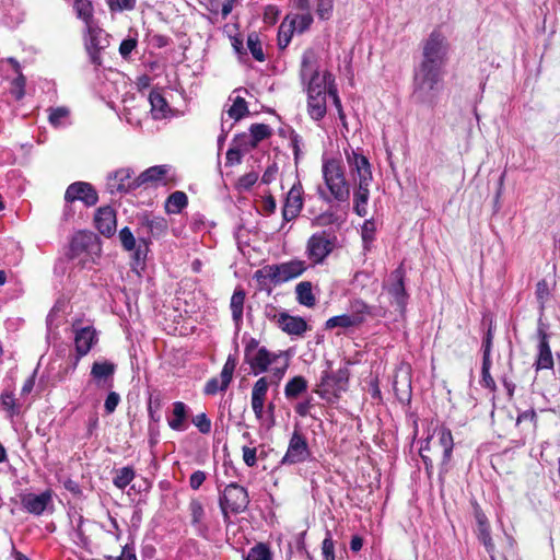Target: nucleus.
<instances>
[{
  "mask_svg": "<svg viewBox=\"0 0 560 560\" xmlns=\"http://www.w3.org/2000/svg\"><path fill=\"white\" fill-rule=\"evenodd\" d=\"M450 43L446 36L434 30L423 40L422 60L415 71L412 100L417 104L434 106L440 92L439 84L447 63Z\"/></svg>",
  "mask_w": 560,
  "mask_h": 560,
  "instance_id": "f257e3e1",
  "label": "nucleus"
},
{
  "mask_svg": "<svg viewBox=\"0 0 560 560\" xmlns=\"http://www.w3.org/2000/svg\"><path fill=\"white\" fill-rule=\"evenodd\" d=\"M300 77L307 93V112L312 119L320 120L325 117L327 94L332 97L340 119L345 118L337 90L330 84L331 74L318 71L316 55L312 49L302 56Z\"/></svg>",
  "mask_w": 560,
  "mask_h": 560,
  "instance_id": "f03ea898",
  "label": "nucleus"
},
{
  "mask_svg": "<svg viewBox=\"0 0 560 560\" xmlns=\"http://www.w3.org/2000/svg\"><path fill=\"white\" fill-rule=\"evenodd\" d=\"M244 361L254 375L270 371L276 383L283 377L289 368L287 352H271L266 347L259 346V341L255 338H250L245 345Z\"/></svg>",
  "mask_w": 560,
  "mask_h": 560,
  "instance_id": "7ed1b4c3",
  "label": "nucleus"
},
{
  "mask_svg": "<svg viewBox=\"0 0 560 560\" xmlns=\"http://www.w3.org/2000/svg\"><path fill=\"white\" fill-rule=\"evenodd\" d=\"M322 174L328 194L322 190L319 192L320 197L328 202L332 200L337 202H347L350 197V187L346 179L341 161L336 158L324 156Z\"/></svg>",
  "mask_w": 560,
  "mask_h": 560,
  "instance_id": "20e7f679",
  "label": "nucleus"
},
{
  "mask_svg": "<svg viewBox=\"0 0 560 560\" xmlns=\"http://www.w3.org/2000/svg\"><path fill=\"white\" fill-rule=\"evenodd\" d=\"M306 269L307 266L304 260L294 258L281 264L267 265L257 270L255 277L257 279L265 278L275 284H279L300 277Z\"/></svg>",
  "mask_w": 560,
  "mask_h": 560,
  "instance_id": "39448f33",
  "label": "nucleus"
},
{
  "mask_svg": "<svg viewBox=\"0 0 560 560\" xmlns=\"http://www.w3.org/2000/svg\"><path fill=\"white\" fill-rule=\"evenodd\" d=\"M249 504V495L243 486L232 482L228 485L219 497V505L226 524H230V514L243 513Z\"/></svg>",
  "mask_w": 560,
  "mask_h": 560,
  "instance_id": "423d86ee",
  "label": "nucleus"
},
{
  "mask_svg": "<svg viewBox=\"0 0 560 560\" xmlns=\"http://www.w3.org/2000/svg\"><path fill=\"white\" fill-rule=\"evenodd\" d=\"M343 153L353 184L372 183L371 164L360 149L348 145L343 149Z\"/></svg>",
  "mask_w": 560,
  "mask_h": 560,
  "instance_id": "0eeeda50",
  "label": "nucleus"
},
{
  "mask_svg": "<svg viewBox=\"0 0 560 560\" xmlns=\"http://www.w3.org/2000/svg\"><path fill=\"white\" fill-rule=\"evenodd\" d=\"M406 271L400 265L390 272L388 280L384 283L383 289L389 295L390 304L395 305L400 314L406 312L409 295L405 288Z\"/></svg>",
  "mask_w": 560,
  "mask_h": 560,
  "instance_id": "6e6552de",
  "label": "nucleus"
},
{
  "mask_svg": "<svg viewBox=\"0 0 560 560\" xmlns=\"http://www.w3.org/2000/svg\"><path fill=\"white\" fill-rule=\"evenodd\" d=\"M311 456L312 452L306 436L300 430H294L280 463L282 465H296L305 463Z\"/></svg>",
  "mask_w": 560,
  "mask_h": 560,
  "instance_id": "1a4fd4ad",
  "label": "nucleus"
},
{
  "mask_svg": "<svg viewBox=\"0 0 560 560\" xmlns=\"http://www.w3.org/2000/svg\"><path fill=\"white\" fill-rule=\"evenodd\" d=\"M84 45L91 62L95 66H101V51L109 45L108 34H106L102 28L91 24L86 26Z\"/></svg>",
  "mask_w": 560,
  "mask_h": 560,
  "instance_id": "9d476101",
  "label": "nucleus"
},
{
  "mask_svg": "<svg viewBox=\"0 0 560 560\" xmlns=\"http://www.w3.org/2000/svg\"><path fill=\"white\" fill-rule=\"evenodd\" d=\"M349 377L350 371L347 366L340 368L334 373L325 372L319 385L322 387L320 396L328 397L332 395L338 397L342 392L347 390Z\"/></svg>",
  "mask_w": 560,
  "mask_h": 560,
  "instance_id": "9b49d317",
  "label": "nucleus"
},
{
  "mask_svg": "<svg viewBox=\"0 0 560 560\" xmlns=\"http://www.w3.org/2000/svg\"><path fill=\"white\" fill-rule=\"evenodd\" d=\"M106 186L112 195L126 194L139 188L140 183L131 168L124 167L108 174Z\"/></svg>",
  "mask_w": 560,
  "mask_h": 560,
  "instance_id": "f8f14e48",
  "label": "nucleus"
},
{
  "mask_svg": "<svg viewBox=\"0 0 560 560\" xmlns=\"http://www.w3.org/2000/svg\"><path fill=\"white\" fill-rule=\"evenodd\" d=\"M334 249V241L326 232L313 234L306 243V256L313 264H322Z\"/></svg>",
  "mask_w": 560,
  "mask_h": 560,
  "instance_id": "ddd939ff",
  "label": "nucleus"
},
{
  "mask_svg": "<svg viewBox=\"0 0 560 560\" xmlns=\"http://www.w3.org/2000/svg\"><path fill=\"white\" fill-rule=\"evenodd\" d=\"M80 200L86 207L95 206L98 201V195L95 188L86 182H75L68 186L65 192V201L73 203Z\"/></svg>",
  "mask_w": 560,
  "mask_h": 560,
  "instance_id": "4468645a",
  "label": "nucleus"
},
{
  "mask_svg": "<svg viewBox=\"0 0 560 560\" xmlns=\"http://www.w3.org/2000/svg\"><path fill=\"white\" fill-rule=\"evenodd\" d=\"M237 365V358L235 355L230 354L222 368L220 380L217 377H212L207 381L205 385V394L206 395H215L218 392H224L229 387L230 383L233 378V373Z\"/></svg>",
  "mask_w": 560,
  "mask_h": 560,
  "instance_id": "2eb2a0df",
  "label": "nucleus"
},
{
  "mask_svg": "<svg viewBox=\"0 0 560 560\" xmlns=\"http://www.w3.org/2000/svg\"><path fill=\"white\" fill-rule=\"evenodd\" d=\"M23 509L33 515H42L52 504V492L46 490L39 494L24 493L20 497Z\"/></svg>",
  "mask_w": 560,
  "mask_h": 560,
  "instance_id": "dca6fc26",
  "label": "nucleus"
},
{
  "mask_svg": "<svg viewBox=\"0 0 560 560\" xmlns=\"http://www.w3.org/2000/svg\"><path fill=\"white\" fill-rule=\"evenodd\" d=\"M433 452H441L442 463L445 465L451 460L454 441L450 429L446 427H439L433 432Z\"/></svg>",
  "mask_w": 560,
  "mask_h": 560,
  "instance_id": "f3484780",
  "label": "nucleus"
},
{
  "mask_svg": "<svg viewBox=\"0 0 560 560\" xmlns=\"http://www.w3.org/2000/svg\"><path fill=\"white\" fill-rule=\"evenodd\" d=\"M97 341V331L93 327L86 326L74 329V347L78 360L86 355Z\"/></svg>",
  "mask_w": 560,
  "mask_h": 560,
  "instance_id": "a211bd4d",
  "label": "nucleus"
},
{
  "mask_svg": "<svg viewBox=\"0 0 560 560\" xmlns=\"http://www.w3.org/2000/svg\"><path fill=\"white\" fill-rule=\"evenodd\" d=\"M269 388V382L267 377L262 376L258 378L252 389V409L255 413V417L258 421L264 420V407H265V400L267 396V392Z\"/></svg>",
  "mask_w": 560,
  "mask_h": 560,
  "instance_id": "6ab92c4d",
  "label": "nucleus"
},
{
  "mask_svg": "<svg viewBox=\"0 0 560 560\" xmlns=\"http://www.w3.org/2000/svg\"><path fill=\"white\" fill-rule=\"evenodd\" d=\"M302 186L293 185L287 194L285 202L282 209V217L285 221L295 219L303 207Z\"/></svg>",
  "mask_w": 560,
  "mask_h": 560,
  "instance_id": "aec40b11",
  "label": "nucleus"
},
{
  "mask_svg": "<svg viewBox=\"0 0 560 560\" xmlns=\"http://www.w3.org/2000/svg\"><path fill=\"white\" fill-rule=\"evenodd\" d=\"M116 365L109 361L94 362L91 376L98 387L110 388Z\"/></svg>",
  "mask_w": 560,
  "mask_h": 560,
  "instance_id": "412c9836",
  "label": "nucleus"
},
{
  "mask_svg": "<svg viewBox=\"0 0 560 560\" xmlns=\"http://www.w3.org/2000/svg\"><path fill=\"white\" fill-rule=\"evenodd\" d=\"M94 222L97 231L105 236H110L116 231V214L110 207L100 208L96 211Z\"/></svg>",
  "mask_w": 560,
  "mask_h": 560,
  "instance_id": "4be33fe9",
  "label": "nucleus"
},
{
  "mask_svg": "<svg viewBox=\"0 0 560 560\" xmlns=\"http://www.w3.org/2000/svg\"><path fill=\"white\" fill-rule=\"evenodd\" d=\"M0 407L5 412L7 418L13 419L21 415L23 409V402L18 399L14 394V389L11 387L4 388L0 394Z\"/></svg>",
  "mask_w": 560,
  "mask_h": 560,
  "instance_id": "5701e85b",
  "label": "nucleus"
},
{
  "mask_svg": "<svg viewBox=\"0 0 560 560\" xmlns=\"http://www.w3.org/2000/svg\"><path fill=\"white\" fill-rule=\"evenodd\" d=\"M539 345L538 357L535 362L536 371L553 368L552 353L548 342V335L542 328H538Z\"/></svg>",
  "mask_w": 560,
  "mask_h": 560,
  "instance_id": "b1692460",
  "label": "nucleus"
},
{
  "mask_svg": "<svg viewBox=\"0 0 560 560\" xmlns=\"http://www.w3.org/2000/svg\"><path fill=\"white\" fill-rule=\"evenodd\" d=\"M278 327L288 335L301 336L306 331L307 323L302 317L281 313Z\"/></svg>",
  "mask_w": 560,
  "mask_h": 560,
  "instance_id": "393cba45",
  "label": "nucleus"
},
{
  "mask_svg": "<svg viewBox=\"0 0 560 560\" xmlns=\"http://www.w3.org/2000/svg\"><path fill=\"white\" fill-rule=\"evenodd\" d=\"M188 407L183 401L173 404L172 416L167 419V423L172 430L185 431L188 428Z\"/></svg>",
  "mask_w": 560,
  "mask_h": 560,
  "instance_id": "a878e982",
  "label": "nucleus"
},
{
  "mask_svg": "<svg viewBox=\"0 0 560 560\" xmlns=\"http://www.w3.org/2000/svg\"><path fill=\"white\" fill-rule=\"evenodd\" d=\"M170 171L167 165H155L143 171L139 176L138 180L140 186L145 184H166V175Z\"/></svg>",
  "mask_w": 560,
  "mask_h": 560,
  "instance_id": "bb28decb",
  "label": "nucleus"
},
{
  "mask_svg": "<svg viewBox=\"0 0 560 560\" xmlns=\"http://www.w3.org/2000/svg\"><path fill=\"white\" fill-rule=\"evenodd\" d=\"M370 185L371 183L354 185L355 188L353 192V210L360 217H365L368 214Z\"/></svg>",
  "mask_w": 560,
  "mask_h": 560,
  "instance_id": "cd10ccee",
  "label": "nucleus"
},
{
  "mask_svg": "<svg viewBox=\"0 0 560 560\" xmlns=\"http://www.w3.org/2000/svg\"><path fill=\"white\" fill-rule=\"evenodd\" d=\"M246 293L242 288H236L232 294L230 301V308L232 312V318L235 325L238 327L243 322V311L245 303Z\"/></svg>",
  "mask_w": 560,
  "mask_h": 560,
  "instance_id": "c85d7f7f",
  "label": "nucleus"
},
{
  "mask_svg": "<svg viewBox=\"0 0 560 560\" xmlns=\"http://www.w3.org/2000/svg\"><path fill=\"white\" fill-rule=\"evenodd\" d=\"M151 113L155 119L165 118L170 107L163 95L158 91H152L149 95Z\"/></svg>",
  "mask_w": 560,
  "mask_h": 560,
  "instance_id": "c756f323",
  "label": "nucleus"
},
{
  "mask_svg": "<svg viewBox=\"0 0 560 560\" xmlns=\"http://www.w3.org/2000/svg\"><path fill=\"white\" fill-rule=\"evenodd\" d=\"M296 300L301 305L313 307L316 304L315 295L310 281H302L295 287Z\"/></svg>",
  "mask_w": 560,
  "mask_h": 560,
  "instance_id": "7c9ffc66",
  "label": "nucleus"
},
{
  "mask_svg": "<svg viewBox=\"0 0 560 560\" xmlns=\"http://www.w3.org/2000/svg\"><path fill=\"white\" fill-rule=\"evenodd\" d=\"M285 21L295 32L303 33L312 25L313 16L311 12H302L301 14L288 15Z\"/></svg>",
  "mask_w": 560,
  "mask_h": 560,
  "instance_id": "2f4dec72",
  "label": "nucleus"
},
{
  "mask_svg": "<svg viewBox=\"0 0 560 560\" xmlns=\"http://www.w3.org/2000/svg\"><path fill=\"white\" fill-rule=\"evenodd\" d=\"M143 228L150 233L153 237H159L165 234L167 230V222L164 218L153 217V218H144L142 221Z\"/></svg>",
  "mask_w": 560,
  "mask_h": 560,
  "instance_id": "473e14b6",
  "label": "nucleus"
},
{
  "mask_svg": "<svg viewBox=\"0 0 560 560\" xmlns=\"http://www.w3.org/2000/svg\"><path fill=\"white\" fill-rule=\"evenodd\" d=\"M188 198L184 191L172 192L165 203V209L168 213H179L187 206Z\"/></svg>",
  "mask_w": 560,
  "mask_h": 560,
  "instance_id": "72a5a7b5",
  "label": "nucleus"
},
{
  "mask_svg": "<svg viewBox=\"0 0 560 560\" xmlns=\"http://www.w3.org/2000/svg\"><path fill=\"white\" fill-rule=\"evenodd\" d=\"M230 101L233 102L231 107L226 110V114L230 118L238 121L248 114V107L245 98L242 96H231Z\"/></svg>",
  "mask_w": 560,
  "mask_h": 560,
  "instance_id": "f704fd0d",
  "label": "nucleus"
},
{
  "mask_svg": "<svg viewBox=\"0 0 560 560\" xmlns=\"http://www.w3.org/2000/svg\"><path fill=\"white\" fill-rule=\"evenodd\" d=\"M188 509L191 517V524L196 526L199 530L206 529V526L203 524L205 509L202 503L197 499H192L189 502Z\"/></svg>",
  "mask_w": 560,
  "mask_h": 560,
  "instance_id": "c9c22d12",
  "label": "nucleus"
},
{
  "mask_svg": "<svg viewBox=\"0 0 560 560\" xmlns=\"http://www.w3.org/2000/svg\"><path fill=\"white\" fill-rule=\"evenodd\" d=\"M307 388V382L303 376H294L290 380L285 387L284 394L287 398H294L299 396L301 393L305 392Z\"/></svg>",
  "mask_w": 560,
  "mask_h": 560,
  "instance_id": "e433bc0d",
  "label": "nucleus"
},
{
  "mask_svg": "<svg viewBox=\"0 0 560 560\" xmlns=\"http://www.w3.org/2000/svg\"><path fill=\"white\" fill-rule=\"evenodd\" d=\"M354 326H359V320L354 319V317L350 314H342L330 317L325 324V327L327 329H332L336 327L349 328Z\"/></svg>",
  "mask_w": 560,
  "mask_h": 560,
  "instance_id": "4c0bfd02",
  "label": "nucleus"
},
{
  "mask_svg": "<svg viewBox=\"0 0 560 560\" xmlns=\"http://www.w3.org/2000/svg\"><path fill=\"white\" fill-rule=\"evenodd\" d=\"M73 8L78 18L83 20L86 26L93 24V7L90 0H75Z\"/></svg>",
  "mask_w": 560,
  "mask_h": 560,
  "instance_id": "58836bf2",
  "label": "nucleus"
},
{
  "mask_svg": "<svg viewBox=\"0 0 560 560\" xmlns=\"http://www.w3.org/2000/svg\"><path fill=\"white\" fill-rule=\"evenodd\" d=\"M48 120L54 127H61L66 125V121L70 115V110L65 106L51 107L48 109Z\"/></svg>",
  "mask_w": 560,
  "mask_h": 560,
  "instance_id": "ea45409f",
  "label": "nucleus"
},
{
  "mask_svg": "<svg viewBox=\"0 0 560 560\" xmlns=\"http://www.w3.org/2000/svg\"><path fill=\"white\" fill-rule=\"evenodd\" d=\"M247 48L249 49L252 56L257 61L265 60V54L262 50L261 42L257 33H250L247 36Z\"/></svg>",
  "mask_w": 560,
  "mask_h": 560,
  "instance_id": "a19ab883",
  "label": "nucleus"
},
{
  "mask_svg": "<svg viewBox=\"0 0 560 560\" xmlns=\"http://www.w3.org/2000/svg\"><path fill=\"white\" fill-rule=\"evenodd\" d=\"M376 225L373 220H366L361 228V237L364 249L369 250L375 240Z\"/></svg>",
  "mask_w": 560,
  "mask_h": 560,
  "instance_id": "79ce46f5",
  "label": "nucleus"
},
{
  "mask_svg": "<svg viewBox=\"0 0 560 560\" xmlns=\"http://www.w3.org/2000/svg\"><path fill=\"white\" fill-rule=\"evenodd\" d=\"M85 522L86 521L84 520V517L82 515H79L75 524L73 525V529L75 544L81 546L82 548L88 549L90 545V539L83 529V525Z\"/></svg>",
  "mask_w": 560,
  "mask_h": 560,
  "instance_id": "37998d69",
  "label": "nucleus"
},
{
  "mask_svg": "<svg viewBox=\"0 0 560 560\" xmlns=\"http://www.w3.org/2000/svg\"><path fill=\"white\" fill-rule=\"evenodd\" d=\"M135 478V471L131 467H122L117 470L114 477V485L119 489H125Z\"/></svg>",
  "mask_w": 560,
  "mask_h": 560,
  "instance_id": "c03bdc74",
  "label": "nucleus"
},
{
  "mask_svg": "<svg viewBox=\"0 0 560 560\" xmlns=\"http://www.w3.org/2000/svg\"><path fill=\"white\" fill-rule=\"evenodd\" d=\"M351 314L354 319L359 320V325L365 319V316L371 313L370 306L362 300H353L350 305Z\"/></svg>",
  "mask_w": 560,
  "mask_h": 560,
  "instance_id": "a18cd8bd",
  "label": "nucleus"
},
{
  "mask_svg": "<svg viewBox=\"0 0 560 560\" xmlns=\"http://www.w3.org/2000/svg\"><path fill=\"white\" fill-rule=\"evenodd\" d=\"M490 369H491V360H488L487 358H482L480 384L483 387L490 389L491 392H494L497 389V385H495L493 377L490 374Z\"/></svg>",
  "mask_w": 560,
  "mask_h": 560,
  "instance_id": "49530a36",
  "label": "nucleus"
},
{
  "mask_svg": "<svg viewBox=\"0 0 560 560\" xmlns=\"http://www.w3.org/2000/svg\"><path fill=\"white\" fill-rule=\"evenodd\" d=\"M535 295L539 303L540 310L544 311L547 301L551 296V291L549 289L548 282L545 279H541L537 282Z\"/></svg>",
  "mask_w": 560,
  "mask_h": 560,
  "instance_id": "de8ad7c7",
  "label": "nucleus"
},
{
  "mask_svg": "<svg viewBox=\"0 0 560 560\" xmlns=\"http://www.w3.org/2000/svg\"><path fill=\"white\" fill-rule=\"evenodd\" d=\"M245 560H271V552L264 544H258L249 549Z\"/></svg>",
  "mask_w": 560,
  "mask_h": 560,
  "instance_id": "09e8293b",
  "label": "nucleus"
},
{
  "mask_svg": "<svg viewBox=\"0 0 560 560\" xmlns=\"http://www.w3.org/2000/svg\"><path fill=\"white\" fill-rule=\"evenodd\" d=\"M249 131H250V136L254 140V144L262 141L264 139L268 138L271 135L270 127L265 124H254V125H252Z\"/></svg>",
  "mask_w": 560,
  "mask_h": 560,
  "instance_id": "8fccbe9b",
  "label": "nucleus"
},
{
  "mask_svg": "<svg viewBox=\"0 0 560 560\" xmlns=\"http://www.w3.org/2000/svg\"><path fill=\"white\" fill-rule=\"evenodd\" d=\"M293 32L295 31L292 27H290V24L284 20L279 27L278 34V42L281 48H284L289 45Z\"/></svg>",
  "mask_w": 560,
  "mask_h": 560,
  "instance_id": "3c124183",
  "label": "nucleus"
},
{
  "mask_svg": "<svg viewBox=\"0 0 560 560\" xmlns=\"http://www.w3.org/2000/svg\"><path fill=\"white\" fill-rule=\"evenodd\" d=\"M119 238L122 247L126 250L131 252L136 248V238L128 226H125L124 229L120 230Z\"/></svg>",
  "mask_w": 560,
  "mask_h": 560,
  "instance_id": "603ef678",
  "label": "nucleus"
},
{
  "mask_svg": "<svg viewBox=\"0 0 560 560\" xmlns=\"http://www.w3.org/2000/svg\"><path fill=\"white\" fill-rule=\"evenodd\" d=\"M334 0H316V13L322 20H328L332 13Z\"/></svg>",
  "mask_w": 560,
  "mask_h": 560,
  "instance_id": "864d4df0",
  "label": "nucleus"
},
{
  "mask_svg": "<svg viewBox=\"0 0 560 560\" xmlns=\"http://www.w3.org/2000/svg\"><path fill=\"white\" fill-rule=\"evenodd\" d=\"M192 423L202 434H208L211 431V420L205 412L195 416L192 418Z\"/></svg>",
  "mask_w": 560,
  "mask_h": 560,
  "instance_id": "5fc2aeb1",
  "label": "nucleus"
},
{
  "mask_svg": "<svg viewBox=\"0 0 560 560\" xmlns=\"http://www.w3.org/2000/svg\"><path fill=\"white\" fill-rule=\"evenodd\" d=\"M26 79L22 73H18V77L13 80L12 93L16 100H21L25 94Z\"/></svg>",
  "mask_w": 560,
  "mask_h": 560,
  "instance_id": "6e6d98bb",
  "label": "nucleus"
},
{
  "mask_svg": "<svg viewBox=\"0 0 560 560\" xmlns=\"http://www.w3.org/2000/svg\"><path fill=\"white\" fill-rule=\"evenodd\" d=\"M243 460L247 467H254L257 464V448L244 445L242 447Z\"/></svg>",
  "mask_w": 560,
  "mask_h": 560,
  "instance_id": "4d7b16f0",
  "label": "nucleus"
},
{
  "mask_svg": "<svg viewBox=\"0 0 560 560\" xmlns=\"http://www.w3.org/2000/svg\"><path fill=\"white\" fill-rule=\"evenodd\" d=\"M120 402V396L116 392H110L104 402V409L107 415L113 413Z\"/></svg>",
  "mask_w": 560,
  "mask_h": 560,
  "instance_id": "13d9d810",
  "label": "nucleus"
},
{
  "mask_svg": "<svg viewBox=\"0 0 560 560\" xmlns=\"http://www.w3.org/2000/svg\"><path fill=\"white\" fill-rule=\"evenodd\" d=\"M478 538L483 544L487 552L492 556L494 552V544L490 536V528H483L482 530H479Z\"/></svg>",
  "mask_w": 560,
  "mask_h": 560,
  "instance_id": "bf43d9fd",
  "label": "nucleus"
},
{
  "mask_svg": "<svg viewBox=\"0 0 560 560\" xmlns=\"http://www.w3.org/2000/svg\"><path fill=\"white\" fill-rule=\"evenodd\" d=\"M136 47L137 39L126 38L120 43L119 54L124 59H127Z\"/></svg>",
  "mask_w": 560,
  "mask_h": 560,
  "instance_id": "052dcab7",
  "label": "nucleus"
},
{
  "mask_svg": "<svg viewBox=\"0 0 560 560\" xmlns=\"http://www.w3.org/2000/svg\"><path fill=\"white\" fill-rule=\"evenodd\" d=\"M207 476L202 470H196L189 478V486L192 490H198L205 482Z\"/></svg>",
  "mask_w": 560,
  "mask_h": 560,
  "instance_id": "680f3d73",
  "label": "nucleus"
},
{
  "mask_svg": "<svg viewBox=\"0 0 560 560\" xmlns=\"http://www.w3.org/2000/svg\"><path fill=\"white\" fill-rule=\"evenodd\" d=\"M258 179V174L255 172L247 173L240 177L238 186L244 189H249Z\"/></svg>",
  "mask_w": 560,
  "mask_h": 560,
  "instance_id": "e2e57ef3",
  "label": "nucleus"
},
{
  "mask_svg": "<svg viewBox=\"0 0 560 560\" xmlns=\"http://www.w3.org/2000/svg\"><path fill=\"white\" fill-rule=\"evenodd\" d=\"M322 553L324 558L335 556V544L329 533L322 542Z\"/></svg>",
  "mask_w": 560,
  "mask_h": 560,
  "instance_id": "0e129e2a",
  "label": "nucleus"
},
{
  "mask_svg": "<svg viewBox=\"0 0 560 560\" xmlns=\"http://www.w3.org/2000/svg\"><path fill=\"white\" fill-rule=\"evenodd\" d=\"M290 143H291V147L293 150L294 158L299 159L300 154L302 153V150H301V148L303 145L302 137L300 135H298L296 132H292L290 136Z\"/></svg>",
  "mask_w": 560,
  "mask_h": 560,
  "instance_id": "69168bd1",
  "label": "nucleus"
},
{
  "mask_svg": "<svg viewBox=\"0 0 560 560\" xmlns=\"http://www.w3.org/2000/svg\"><path fill=\"white\" fill-rule=\"evenodd\" d=\"M135 4L136 0H114L110 3V9L118 11L132 10L135 8Z\"/></svg>",
  "mask_w": 560,
  "mask_h": 560,
  "instance_id": "338daca9",
  "label": "nucleus"
},
{
  "mask_svg": "<svg viewBox=\"0 0 560 560\" xmlns=\"http://www.w3.org/2000/svg\"><path fill=\"white\" fill-rule=\"evenodd\" d=\"M106 560H137L136 553L131 548L125 546L119 557H106Z\"/></svg>",
  "mask_w": 560,
  "mask_h": 560,
  "instance_id": "774afa93",
  "label": "nucleus"
}]
</instances>
